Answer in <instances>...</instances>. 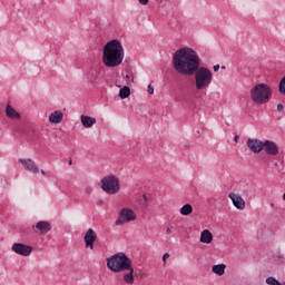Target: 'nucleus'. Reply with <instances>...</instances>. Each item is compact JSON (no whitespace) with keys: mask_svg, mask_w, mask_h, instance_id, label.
I'll return each mask as SVG.
<instances>
[{"mask_svg":"<svg viewBox=\"0 0 285 285\" xmlns=\"http://www.w3.org/2000/svg\"><path fill=\"white\" fill-rule=\"evenodd\" d=\"M138 1H139L140 6H148V2L150 0H138Z\"/></svg>","mask_w":285,"mask_h":285,"instance_id":"27","label":"nucleus"},{"mask_svg":"<svg viewBox=\"0 0 285 285\" xmlns=\"http://www.w3.org/2000/svg\"><path fill=\"white\" fill-rule=\"evenodd\" d=\"M278 90H279L281 95H284V97H285V77L282 78V80L278 85Z\"/></svg>","mask_w":285,"mask_h":285,"instance_id":"22","label":"nucleus"},{"mask_svg":"<svg viewBox=\"0 0 285 285\" xmlns=\"http://www.w3.org/2000/svg\"><path fill=\"white\" fill-rule=\"evenodd\" d=\"M69 166H72V160H69Z\"/></svg>","mask_w":285,"mask_h":285,"instance_id":"34","label":"nucleus"},{"mask_svg":"<svg viewBox=\"0 0 285 285\" xmlns=\"http://www.w3.org/2000/svg\"><path fill=\"white\" fill-rule=\"evenodd\" d=\"M200 242L202 244H212L213 243V233L209 229H204L200 233Z\"/></svg>","mask_w":285,"mask_h":285,"instance_id":"17","label":"nucleus"},{"mask_svg":"<svg viewBox=\"0 0 285 285\" xmlns=\"http://www.w3.org/2000/svg\"><path fill=\"white\" fill-rule=\"evenodd\" d=\"M125 81H126V83H127L128 86H130V83H134V82H135V79H131V80H130V75H126V76H125Z\"/></svg>","mask_w":285,"mask_h":285,"instance_id":"23","label":"nucleus"},{"mask_svg":"<svg viewBox=\"0 0 285 285\" xmlns=\"http://www.w3.org/2000/svg\"><path fill=\"white\" fill-rule=\"evenodd\" d=\"M92 187L91 186H87L86 188H85V193H86V195H92Z\"/></svg>","mask_w":285,"mask_h":285,"instance_id":"25","label":"nucleus"},{"mask_svg":"<svg viewBox=\"0 0 285 285\" xmlns=\"http://www.w3.org/2000/svg\"><path fill=\"white\" fill-rule=\"evenodd\" d=\"M147 91L149 95H155V87H153V85H148Z\"/></svg>","mask_w":285,"mask_h":285,"instance_id":"24","label":"nucleus"},{"mask_svg":"<svg viewBox=\"0 0 285 285\" xmlns=\"http://www.w3.org/2000/svg\"><path fill=\"white\" fill-rule=\"evenodd\" d=\"M19 164H21V166H23L24 170H27L28 173H31L32 175H39V166L37 165V163H35V160L30 158H20Z\"/></svg>","mask_w":285,"mask_h":285,"instance_id":"8","label":"nucleus"},{"mask_svg":"<svg viewBox=\"0 0 285 285\" xmlns=\"http://www.w3.org/2000/svg\"><path fill=\"white\" fill-rule=\"evenodd\" d=\"M229 199L233 202L235 208H237V210H244L246 208V202L244 200V198H242V196L235 194V193H230L228 195Z\"/></svg>","mask_w":285,"mask_h":285,"instance_id":"13","label":"nucleus"},{"mask_svg":"<svg viewBox=\"0 0 285 285\" xmlns=\"http://www.w3.org/2000/svg\"><path fill=\"white\" fill-rule=\"evenodd\" d=\"M100 188L106 195H119L121 190V181L116 175L109 174L100 180Z\"/></svg>","mask_w":285,"mask_h":285,"instance_id":"5","label":"nucleus"},{"mask_svg":"<svg viewBox=\"0 0 285 285\" xmlns=\"http://www.w3.org/2000/svg\"><path fill=\"white\" fill-rule=\"evenodd\" d=\"M193 213V205L190 204H185L181 208H180V215L183 216H188L191 215Z\"/></svg>","mask_w":285,"mask_h":285,"instance_id":"19","label":"nucleus"},{"mask_svg":"<svg viewBox=\"0 0 285 285\" xmlns=\"http://www.w3.org/2000/svg\"><path fill=\"white\" fill-rule=\"evenodd\" d=\"M247 148H249V150L254 153V155H259V153L264 150V142L259 139L248 138Z\"/></svg>","mask_w":285,"mask_h":285,"instance_id":"9","label":"nucleus"},{"mask_svg":"<svg viewBox=\"0 0 285 285\" xmlns=\"http://www.w3.org/2000/svg\"><path fill=\"white\" fill-rule=\"evenodd\" d=\"M38 230L40 235H46L47 233H50L52 230V225H50L49 222L40 220L36 225H32V229Z\"/></svg>","mask_w":285,"mask_h":285,"instance_id":"12","label":"nucleus"},{"mask_svg":"<svg viewBox=\"0 0 285 285\" xmlns=\"http://www.w3.org/2000/svg\"><path fill=\"white\" fill-rule=\"evenodd\" d=\"M83 242L87 248H90V250H95V242H97V233H95L92 228H89L85 234Z\"/></svg>","mask_w":285,"mask_h":285,"instance_id":"10","label":"nucleus"},{"mask_svg":"<svg viewBox=\"0 0 285 285\" xmlns=\"http://www.w3.org/2000/svg\"><path fill=\"white\" fill-rule=\"evenodd\" d=\"M212 273H214L215 275H218V277H222V275L226 273V264L214 265L212 267Z\"/></svg>","mask_w":285,"mask_h":285,"instance_id":"18","label":"nucleus"},{"mask_svg":"<svg viewBox=\"0 0 285 285\" xmlns=\"http://www.w3.org/2000/svg\"><path fill=\"white\" fill-rule=\"evenodd\" d=\"M50 124H61L63 121V112L56 110L49 115Z\"/></svg>","mask_w":285,"mask_h":285,"instance_id":"16","label":"nucleus"},{"mask_svg":"<svg viewBox=\"0 0 285 285\" xmlns=\"http://www.w3.org/2000/svg\"><path fill=\"white\" fill-rule=\"evenodd\" d=\"M6 115L9 119H12V120L21 119V114L17 111V109H14V107H12V105L10 104L6 106Z\"/></svg>","mask_w":285,"mask_h":285,"instance_id":"14","label":"nucleus"},{"mask_svg":"<svg viewBox=\"0 0 285 285\" xmlns=\"http://www.w3.org/2000/svg\"><path fill=\"white\" fill-rule=\"evenodd\" d=\"M250 98L254 104H268L273 97V89L266 83H258L250 89Z\"/></svg>","mask_w":285,"mask_h":285,"instance_id":"4","label":"nucleus"},{"mask_svg":"<svg viewBox=\"0 0 285 285\" xmlns=\"http://www.w3.org/2000/svg\"><path fill=\"white\" fill-rule=\"evenodd\" d=\"M199 55L193 48L183 47L173 56V68L183 77L195 75L196 90H206L213 83V71L206 67H199Z\"/></svg>","mask_w":285,"mask_h":285,"instance_id":"1","label":"nucleus"},{"mask_svg":"<svg viewBox=\"0 0 285 285\" xmlns=\"http://www.w3.org/2000/svg\"><path fill=\"white\" fill-rule=\"evenodd\" d=\"M80 121H81L83 128H92V125L97 124V118L82 115L80 117Z\"/></svg>","mask_w":285,"mask_h":285,"instance_id":"15","label":"nucleus"},{"mask_svg":"<svg viewBox=\"0 0 285 285\" xmlns=\"http://www.w3.org/2000/svg\"><path fill=\"white\" fill-rule=\"evenodd\" d=\"M170 257V254L169 253H165L163 255V262H164V266H166V259H168Z\"/></svg>","mask_w":285,"mask_h":285,"instance_id":"26","label":"nucleus"},{"mask_svg":"<svg viewBox=\"0 0 285 285\" xmlns=\"http://www.w3.org/2000/svg\"><path fill=\"white\" fill-rule=\"evenodd\" d=\"M39 173H41V176H42V177H46V175H48V174L46 173V170H43V169L39 170Z\"/></svg>","mask_w":285,"mask_h":285,"instance_id":"30","label":"nucleus"},{"mask_svg":"<svg viewBox=\"0 0 285 285\" xmlns=\"http://www.w3.org/2000/svg\"><path fill=\"white\" fill-rule=\"evenodd\" d=\"M166 233H167V235H170V234L173 233V230L170 229V227H168V228L166 229Z\"/></svg>","mask_w":285,"mask_h":285,"instance_id":"31","label":"nucleus"},{"mask_svg":"<svg viewBox=\"0 0 285 285\" xmlns=\"http://www.w3.org/2000/svg\"><path fill=\"white\" fill-rule=\"evenodd\" d=\"M219 71V65L214 66V72H218Z\"/></svg>","mask_w":285,"mask_h":285,"instance_id":"29","label":"nucleus"},{"mask_svg":"<svg viewBox=\"0 0 285 285\" xmlns=\"http://www.w3.org/2000/svg\"><path fill=\"white\" fill-rule=\"evenodd\" d=\"M263 150H265V153L267 155H271L272 157H276V155H279V148L277 147V144L271 140H266L265 142H263Z\"/></svg>","mask_w":285,"mask_h":285,"instance_id":"11","label":"nucleus"},{"mask_svg":"<svg viewBox=\"0 0 285 285\" xmlns=\"http://www.w3.org/2000/svg\"><path fill=\"white\" fill-rule=\"evenodd\" d=\"M124 45L121 41L114 39L108 41L102 49V63L106 68H119L120 63H124Z\"/></svg>","mask_w":285,"mask_h":285,"instance_id":"3","label":"nucleus"},{"mask_svg":"<svg viewBox=\"0 0 285 285\" xmlns=\"http://www.w3.org/2000/svg\"><path fill=\"white\" fill-rule=\"evenodd\" d=\"M234 141H235V144H237V141H239V136H235Z\"/></svg>","mask_w":285,"mask_h":285,"instance_id":"32","label":"nucleus"},{"mask_svg":"<svg viewBox=\"0 0 285 285\" xmlns=\"http://www.w3.org/2000/svg\"><path fill=\"white\" fill-rule=\"evenodd\" d=\"M277 110H278V112H282V110H284V105L278 104L277 105Z\"/></svg>","mask_w":285,"mask_h":285,"instance_id":"28","label":"nucleus"},{"mask_svg":"<svg viewBox=\"0 0 285 285\" xmlns=\"http://www.w3.org/2000/svg\"><path fill=\"white\" fill-rule=\"evenodd\" d=\"M120 99H128L130 97V87L125 86L119 91Z\"/></svg>","mask_w":285,"mask_h":285,"instance_id":"20","label":"nucleus"},{"mask_svg":"<svg viewBox=\"0 0 285 285\" xmlns=\"http://www.w3.org/2000/svg\"><path fill=\"white\" fill-rule=\"evenodd\" d=\"M137 219V214L135 210L125 207L118 213V219L115 222L116 226H124V224H129V222H135Z\"/></svg>","mask_w":285,"mask_h":285,"instance_id":"6","label":"nucleus"},{"mask_svg":"<svg viewBox=\"0 0 285 285\" xmlns=\"http://www.w3.org/2000/svg\"><path fill=\"white\" fill-rule=\"evenodd\" d=\"M11 250L17 255H21L22 257H29V255L32 253V246L23 243H14Z\"/></svg>","mask_w":285,"mask_h":285,"instance_id":"7","label":"nucleus"},{"mask_svg":"<svg viewBox=\"0 0 285 285\" xmlns=\"http://www.w3.org/2000/svg\"><path fill=\"white\" fill-rule=\"evenodd\" d=\"M266 284L268 285H282V283H279V281H277L275 277L271 276L266 278Z\"/></svg>","mask_w":285,"mask_h":285,"instance_id":"21","label":"nucleus"},{"mask_svg":"<svg viewBox=\"0 0 285 285\" xmlns=\"http://www.w3.org/2000/svg\"><path fill=\"white\" fill-rule=\"evenodd\" d=\"M142 197H144L145 202H148V196L144 195Z\"/></svg>","mask_w":285,"mask_h":285,"instance_id":"33","label":"nucleus"},{"mask_svg":"<svg viewBox=\"0 0 285 285\" xmlns=\"http://www.w3.org/2000/svg\"><path fill=\"white\" fill-rule=\"evenodd\" d=\"M107 268H109L111 273H122L121 277L125 284H135L132 261L125 253H118L107 258Z\"/></svg>","mask_w":285,"mask_h":285,"instance_id":"2","label":"nucleus"}]
</instances>
